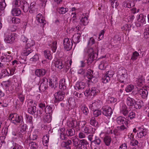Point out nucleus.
<instances>
[{
  "instance_id": "nucleus-1",
  "label": "nucleus",
  "mask_w": 149,
  "mask_h": 149,
  "mask_svg": "<svg viewBox=\"0 0 149 149\" xmlns=\"http://www.w3.org/2000/svg\"><path fill=\"white\" fill-rule=\"evenodd\" d=\"M117 76L118 80L121 83L125 84L127 83L128 75L125 69L123 68H119L118 70Z\"/></svg>"
},
{
  "instance_id": "nucleus-2",
  "label": "nucleus",
  "mask_w": 149,
  "mask_h": 149,
  "mask_svg": "<svg viewBox=\"0 0 149 149\" xmlns=\"http://www.w3.org/2000/svg\"><path fill=\"white\" fill-rule=\"evenodd\" d=\"M97 47L93 49L92 48H88L87 53L88 54V58L87 60V63L88 65L91 64L97 58V55L95 51L97 50Z\"/></svg>"
},
{
  "instance_id": "nucleus-3",
  "label": "nucleus",
  "mask_w": 149,
  "mask_h": 149,
  "mask_svg": "<svg viewBox=\"0 0 149 149\" xmlns=\"http://www.w3.org/2000/svg\"><path fill=\"white\" fill-rule=\"evenodd\" d=\"M13 59V57L10 55H7L6 53H2V56L0 57V60L2 63L4 64L5 67L8 66V63L10 62Z\"/></svg>"
},
{
  "instance_id": "nucleus-4",
  "label": "nucleus",
  "mask_w": 149,
  "mask_h": 149,
  "mask_svg": "<svg viewBox=\"0 0 149 149\" xmlns=\"http://www.w3.org/2000/svg\"><path fill=\"white\" fill-rule=\"evenodd\" d=\"M88 139L91 142L92 145L93 144H94L96 146H100L102 143L101 139L93 134L89 135L88 136Z\"/></svg>"
},
{
  "instance_id": "nucleus-5",
  "label": "nucleus",
  "mask_w": 149,
  "mask_h": 149,
  "mask_svg": "<svg viewBox=\"0 0 149 149\" xmlns=\"http://www.w3.org/2000/svg\"><path fill=\"white\" fill-rule=\"evenodd\" d=\"M9 118H10L12 123L15 125L21 122L22 123L23 122L22 117L16 113L10 114L9 116Z\"/></svg>"
},
{
  "instance_id": "nucleus-6",
  "label": "nucleus",
  "mask_w": 149,
  "mask_h": 149,
  "mask_svg": "<svg viewBox=\"0 0 149 149\" xmlns=\"http://www.w3.org/2000/svg\"><path fill=\"white\" fill-rule=\"evenodd\" d=\"M72 42L70 39L68 38H65L63 40L64 47L67 51L70 50L72 49Z\"/></svg>"
},
{
  "instance_id": "nucleus-7",
  "label": "nucleus",
  "mask_w": 149,
  "mask_h": 149,
  "mask_svg": "<svg viewBox=\"0 0 149 149\" xmlns=\"http://www.w3.org/2000/svg\"><path fill=\"white\" fill-rule=\"evenodd\" d=\"M54 102L57 103L63 100L65 96V93L63 91H59L56 93L54 94Z\"/></svg>"
},
{
  "instance_id": "nucleus-8",
  "label": "nucleus",
  "mask_w": 149,
  "mask_h": 149,
  "mask_svg": "<svg viewBox=\"0 0 149 149\" xmlns=\"http://www.w3.org/2000/svg\"><path fill=\"white\" fill-rule=\"evenodd\" d=\"M103 114L106 116H110L112 113V110L108 106H104L102 108Z\"/></svg>"
},
{
  "instance_id": "nucleus-9",
  "label": "nucleus",
  "mask_w": 149,
  "mask_h": 149,
  "mask_svg": "<svg viewBox=\"0 0 149 149\" xmlns=\"http://www.w3.org/2000/svg\"><path fill=\"white\" fill-rule=\"evenodd\" d=\"M49 86L52 88H56L58 86V79L56 77H52L49 79Z\"/></svg>"
},
{
  "instance_id": "nucleus-10",
  "label": "nucleus",
  "mask_w": 149,
  "mask_h": 149,
  "mask_svg": "<svg viewBox=\"0 0 149 149\" xmlns=\"http://www.w3.org/2000/svg\"><path fill=\"white\" fill-rule=\"evenodd\" d=\"M102 103L101 101L97 100V101L90 104L89 105L90 109L92 111L97 109L100 107V104Z\"/></svg>"
},
{
  "instance_id": "nucleus-11",
  "label": "nucleus",
  "mask_w": 149,
  "mask_h": 149,
  "mask_svg": "<svg viewBox=\"0 0 149 149\" xmlns=\"http://www.w3.org/2000/svg\"><path fill=\"white\" fill-rule=\"evenodd\" d=\"M48 41V45L53 52H55L57 49V43L56 41L53 42L52 38H49Z\"/></svg>"
},
{
  "instance_id": "nucleus-12",
  "label": "nucleus",
  "mask_w": 149,
  "mask_h": 149,
  "mask_svg": "<svg viewBox=\"0 0 149 149\" xmlns=\"http://www.w3.org/2000/svg\"><path fill=\"white\" fill-rule=\"evenodd\" d=\"M116 122L117 123L120 125L125 124L126 125L128 124V120L122 116H119L116 118Z\"/></svg>"
},
{
  "instance_id": "nucleus-13",
  "label": "nucleus",
  "mask_w": 149,
  "mask_h": 149,
  "mask_svg": "<svg viewBox=\"0 0 149 149\" xmlns=\"http://www.w3.org/2000/svg\"><path fill=\"white\" fill-rule=\"evenodd\" d=\"M80 143L77 148L79 149H87V145L89 144L87 141L85 139L80 140Z\"/></svg>"
},
{
  "instance_id": "nucleus-14",
  "label": "nucleus",
  "mask_w": 149,
  "mask_h": 149,
  "mask_svg": "<svg viewBox=\"0 0 149 149\" xmlns=\"http://www.w3.org/2000/svg\"><path fill=\"white\" fill-rule=\"evenodd\" d=\"M65 62L62 59H58L55 62L54 64L55 66L59 69H61L65 67Z\"/></svg>"
},
{
  "instance_id": "nucleus-15",
  "label": "nucleus",
  "mask_w": 149,
  "mask_h": 149,
  "mask_svg": "<svg viewBox=\"0 0 149 149\" xmlns=\"http://www.w3.org/2000/svg\"><path fill=\"white\" fill-rule=\"evenodd\" d=\"M33 50L31 49L26 48L22 52V54L24 56H29L30 57H31L34 55Z\"/></svg>"
},
{
  "instance_id": "nucleus-16",
  "label": "nucleus",
  "mask_w": 149,
  "mask_h": 149,
  "mask_svg": "<svg viewBox=\"0 0 149 149\" xmlns=\"http://www.w3.org/2000/svg\"><path fill=\"white\" fill-rule=\"evenodd\" d=\"M15 39V38L14 35L13 34L9 33L6 37L4 40L7 43L11 44L14 42Z\"/></svg>"
},
{
  "instance_id": "nucleus-17",
  "label": "nucleus",
  "mask_w": 149,
  "mask_h": 149,
  "mask_svg": "<svg viewBox=\"0 0 149 149\" xmlns=\"http://www.w3.org/2000/svg\"><path fill=\"white\" fill-rule=\"evenodd\" d=\"M120 113L124 116H126L128 115L129 111L127 106L124 104H123L120 108Z\"/></svg>"
},
{
  "instance_id": "nucleus-18",
  "label": "nucleus",
  "mask_w": 149,
  "mask_h": 149,
  "mask_svg": "<svg viewBox=\"0 0 149 149\" xmlns=\"http://www.w3.org/2000/svg\"><path fill=\"white\" fill-rule=\"evenodd\" d=\"M135 100L133 98L128 97L126 100V104L130 108H132L134 106Z\"/></svg>"
},
{
  "instance_id": "nucleus-19",
  "label": "nucleus",
  "mask_w": 149,
  "mask_h": 149,
  "mask_svg": "<svg viewBox=\"0 0 149 149\" xmlns=\"http://www.w3.org/2000/svg\"><path fill=\"white\" fill-rule=\"evenodd\" d=\"M21 4V8L25 12H27L29 8V5L28 3L26 1L22 0Z\"/></svg>"
},
{
  "instance_id": "nucleus-20",
  "label": "nucleus",
  "mask_w": 149,
  "mask_h": 149,
  "mask_svg": "<svg viewBox=\"0 0 149 149\" xmlns=\"http://www.w3.org/2000/svg\"><path fill=\"white\" fill-rule=\"evenodd\" d=\"M11 12L12 15L14 16H19L22 13L21 10L17 8H13Z\"/></svg>"
},
{
  "instance_id": "nucleus-21",
  "label": "nucleus",
  "mask_w": 149,
  "mask_h": 149,
  "mask_svg": "<svg viewBox=\"0 0 149 149\" xmlns=\"http://www.w3.org/2000/svg\"><path fill=\"white\" fill-rule=\"evenodd\" d=\"M85 83L83 82H77L76 83L74 87L76 89L82 90L85 87Z\"/></svg>"
},
{
  "instance_id": "nucleus-22",
  "label": "nucleus",
  "mask_w": 149,
  "mask_h": 149,
  "mask_svg": "<svg viewBox=\"0 0 149 149\" xmlns=\"http://www.w3.org/2000/svg\"><path fill=\"white\" fill-rule=\"evenodd\" d=\"M36 19L38 23L42 24L43 25L46 24V21L44 19L42 16L41 14L39 13L37 15Z\"/></svg>"
},
{
  "instance_id": "nucleus-23",
  "label": "nucleus",
  "mask_w": 149,
  "mask_h": 149,
  "mask_svg": "<svg viewBox=\"0 0 149 149\" xmlns=\"http://www.w3.org/2000/svg\"><path fill=\"white\" fill-rule=\"evenodd\" d=\"M123 6L126 8H130L134 5V3L132 1H125L122 4Z\"/></svg>"
},
{
  "instance_id": "nucleus-24",
  "label": "nucleus",
  "mask_w": 149,
  "mask_h": 149,
  "mask_svg": "<svg viewBox=\"0 0 149 149\" xmlns=\"http://www.w3.org/2000/svg\"><path fill=\"white\" fill-rule=\"evenodd\" d=\"M81 36V34L79 33H75L74 35L72 40L74 44L78 43L80 41V38Z\"/></svg>"
},
{
  "instance_id": "nucleus-25",
  "label": "nucleus",
  "mask_w": 149,
  "mask_h": 149,
  "mask_svg": "<svg viewBox=\"0 0 149 149\" xmlns=\"http://www.w3.org/2000/svg\"><path fill=\"white\" fill-rule=\"evenodd\" d=\"M139 93L142 98L146 99L147 97L148 92L147 90L145 89H141L139 90Z\"/></svg>"
},
{
  "instance_id": "nucleus-26",
  "label": "nucleus",
  "mask_w": 149,
  "mask_h": 149,
  "mask_svg": "<svg viewBox=\"0 0 149 149\" xmlns=\"http://www.w3.org/2000/svg\"><path fill=\"white\" fill-rule=\"evenodd\" d=\"M52 108L51 106H49L48 108H47V111H48L47 112V114L48 113L49 115H47V118H48V120H47V123H49L51 121L52 119Z\"/></svg>"
},
{
  "instance_id": "nucleus-27",
  "label": "nucleus",
  "mask_w": 149,
  "mask_h": 149,
  "mask_svg": "<svg viewBox=\"0 0 149 149\" xmlns=\"http://www.w3.org/2000/svg\"><path fill=\"white\" fill-rule=\"evenodd\" d=\"M65 79H61L59 83V88L62 91H64L66 88V86H65Z\"/></svg>"
},
{
  "instance_id": "nucleus-28",
  "label": "nucleus",
  "mask_w": 149,
  "mask_h": 149,
  "mask_svg": "<svg viewBox=\"0 0 149 149\" xmlns=\"http://www.w3.org/2000/svg\"><path fill=\"white\" fill-rule=\"evenodd\" d=\"M89 90L90 96H94L100 92L99 89L95 87H93L91 88H89Z\"/></svg>"
},
{
  "instance_id": "nucleus-29",
  "label": "nucleus",
  "mask_w": 149,
  "mask_h": 149,
  "mask_svg": "<svg viewBox=\"0 0 149 149\" xmlns=\"http://www.w3.org/2000/svg\"><path fill=\"white\" fill-rule=\"evenodd\" d=\"M46 71L44 69H39L36 70V75L38 77L43 76L45 74Z\"/></svg>"
},
{
  "instance_id": "nucleus-30",
  "label": "nucleus",
  "mask_w": 149,
  "mask_h": 149,
  "mask_svg": "<svg viewBox=\"0 0 149 149\" xmlns=\"http://www.w3.org/2000/svg\"><path fill=\"white\" fill-rule=\"evenodd\" d=\"M72 142L71 140H68L66 141H63L62 142L61 145L62 146L67 149H71L70 146Z\"/></svg>"
},
{
  "instance_id": "nucleus-31",
  "label": "nucleus",
  "mask_w": 149,
  "mask_h": 149,
  "mask_svg": "<svg viewBox=\"0 0 149 149\" xmlns=\"http://www.w3.org/2000/svg\"><path fill=\"white\" fill-rule=\"evenodd\" d=\"M72 140L73 142L74 146L77 148L79 145L80 143V140H79L78 138L75 137H73L72 139Z\"/></svg>"
},
{
  "instance_id": "nucleus-32",
  "label": "nucleus",
  "mask_w": 149,
  "mask_h": 149,
  "mask_svg": "<svg viewBox=\"0 0 149 149\" xmlns=\"http://www.w3.org/2000/svg\"><path fill=\"white\" fill-rule=\"evenodd\" d=\"M72 15H73V16L71 19L72 21V24L74 26L75 25H78L79 24V20L76 18L75 15L76 14L75 13H72Z\"/></svg>"
},
{
  "instance_id": "nucleus-33",
  "label": "nucleus",
  "mask_w": 149,
  "mask_h": 149,
  "mask_svg": "<svg viewBox=\"0 0 149 149\" xmlns=\"http://www.w3.org/2000/svg\"><path fill=\"white\" fill-rule=\"evenodd\" d=\"M147 132L146 130L143 129V130L138 131V132L137 133V136L139 138H141L145 136L147 134Z\"/></svg>"
},
{
  "instance_id": "nucleus-34",
  "label": "nucleus",
  "mask_w": 149,
  "mask_h": 149,
  "mask_svg": "<svg viewBox=\"0 0 149 149\" xmlns=\"http://www.w3.org/2000/svg\"><path fill=\"white\" fill-rule=\"evenodd\" d=\"M66 133L68 136H73L75 134L74 130L72 128H69L67 129Z\"/></svg>"
},
{
  "instance_id": "nucleus-35",
  "label": "nucleus",
  "mask_w": 149,
  "mask_h": 149,
  "mask_svg": "<svg viewBox=\"0 0 149 149\" xmlns=\"http://www.w3.org/2000/svg\"><path fill=\"white\" fill-rule=\"evenodd\" d=\"M145 16H144L142 14H140L139 15L137 18V21L139 22L142 23H145Z\"/></svg>"
},
{
  "instance_id": "nucleus-36",
  "label": "nucleus",
  "mask_w": 149,
  "mask_h": 149,
  "mask_svg": "<svg viewBox=\"0 0 149 149\" xmlns=\"http://www.w3.org/2000/svg\"><path fill=\"white\" fill-rule=\"evenodd\" d=\"M65 130V129L63 128L61 129L59 133L60 135V138L62 140H66L67 139V135L63 133V132Z\"/></svg>"
},
{
  "instance_id": "nucleus-37",
  "label": "nucleus",
  "mask_w": 149,
  "mask_h": 149,
  "mask_svg": "<svg viewBox=\"0 0 149 149\" xmlns=\"http://www.w3.org/2000/svg\"><path fill=\"white\" fill-rule=\"evenodd\" d=\"M27 44L26 45V48L31 49L30 48L33 47L35 44L34 41L32 40H30L26 42Z\"/></svg>"
},
{
  "instance_id": "nucleus-38",
  "label": "nucleus",
  "mask_w": 149,
  "mask_h": 149,
  "mask_svg": "<svg viewBox=\"0 0 149 149\" xmlns=\"http://www.w3.org/2000/svg\"><path fill=\"white\" fill-rule=\"evenodd\" d=\"M104 140L106 145L107 146H109L111 141V137L108 136H106L104 137Z\"/></svg>"
},
{
  "instance_id": "nucleus-39",
  "label": "nucleus",
  "mask_w": 149,
  "mask_h": 149,
  "mask_svg": "<svg viewBox=\"0 0 149 149\" xmlns=\"http://www.w3.org/2000/svg\"><path fill=\"white\" fill-rule=\"evenodd\" d=\"M22 0H14L13 2V6L16 8H18L19 7H21Z\"/></svg>"
},
{
  "instance_id": "nucleus-40",
  "label": "nucleus",
  "mask_w": 149,
  "mask_h": 149,
  "mask_svg": "<svg viewBox=\"0 0 149 149\" xmlns=\"http://www.w3.org/2000/svg\"><path fill=\"white\" fill-rule=\"evenodd\" d=\"M93 71L91 69H89L87 70L86 76L88 79H91L93 77Z\"/></svg>"
},
{
  "instance_id": "nucleus-41",
  "label": "nucleus",
  "mask_w": 149,
  "mask_h": 149,
  "mask_svg": "<svg viewBox=\"0 0 149 149\" xmlns=\"http://www.w3.org/2000/svg\"><path fill=\"white\" fill-rule=\"evenodd\" d=\"M80 22L81 24L85 26L87 25L88 23L89 20L87 17L85 16L84 17H82L81 18L80 20Z\"/></svg>"
},
{
  "instance_id": "nucleus-42",
  "label": "nucleus",
  "mask_w": 149,
  "mask_h": 149,
  "mask_svg": "<svg viewBox=\"0 0 149 149\" xmlns=\"http://www.w3.org/2000/svg\"><path fill=\"white\" fill-rule=\"evenodd\" d=\"M29 113L32 115H35L36 111V108L35 106L31 107L28 109Z\"/></svg>"
},
{
  "instance_id": "nucleus-43",
  "label": "nucleus",
  "mask_w": 149,
  "mask_h": 149,
  "mask_svg": "<svg viewBox=\"0 0 149 149\" xmlns=\"http://www.w3.org/2000/svg\"><path fill=\"white\" fill-rule=\"evenodd\" d=\"M111 6L113 8H116L118 5V3L117 0H110Z\"/></svg>"
},
{
  "instance_id": "nucleus-44",
  "label": "nucleus",
  "mask_w": 149,
  "mask_h": 149,
  "mask_svg": "<svg viewBox=\"0 0 149 149\" xmlns=\"http://www.w3.org/2000/svg\"><path fill=\"white\" fill-rule=\"evenodd\" d=\"M29 145L31 149H37L38 148V144L34 142H31Z\"/></svg>"
},
{
  "instance_id": "nucleus-45",
  "label": "nucleus",
  "mask_w": 149,
  "mask_h": 149,
  "mask_svg": "<svg viewBox=\"0 0 149 149\" xmlns=\"http://www.w3.org/2000/svg\"><path fill=\"white\" fill-rule=\"evenodd\" d=\"M139 56V54L137 52L135 51L133 53L131 59L133 61L136 60Z\"/></svg>"
},
{
  "instance_id": "nucleus-46",
  "label": "nucleus",
  "mask_w": 149,
  "mask_h": 149,
  "mask_svg": "<svg viewBox=\"0 0 149 149\" xmlns=\"http://www.w3.org/2000/svg\"><path fill=\"white\" fill-rule=\"evenodd\" d=\"M143 81L144 79L141 77L139 78L136 81L137 85L139 86H141L142 85Z\"/></svg>"
},
{
  "instance_id": "nucleus-47",
  "label": "nucleus",
  "mask_w": 149,
  "mask_h": 149,
  "mask_svg": "<svg viewBox=\"0 0 149 149\" xmlns=\"http://www.w3.org/2000/svg\"><path fill=\"white\" fill-rule=\"evenodd\" d=\"M110 80V78L108 77L105 74L102 78V81L104 83H106L108 82Z\"/></svg>"
},
{
  "instance_id": "nucleus-48",
  "label": "nucleus",
  "mask_w": 149,
  "mask_h": 149,
  "mask_svg": "<svg viewBox=\"0 0 149 149\" xmlns=\"http://www.w3.org/2000/svg\"><path fill=\"white\" fill-rule=\"evenodd\" d=\"M68 9L64 7H61L58 9V11L60 14H64L68 11Z\"/></svg>"
},
{
  "instance_id": "nucleus-49",
  "label": "nucleus",
  "mask_w": 149,
  "mask_h": 149,
  "mask_svg": "<svg viewBox=\"0 0 149 149\" xmlns=\"http://www.w3.org/2000/svg\"><path fill=\"white\" fill-rule=\"evenodd\" d=\"M86 124L85 122H79L77 126V130H79L81 128H84V126Z\"/></svg>"
},
{
  "instance_id": "nucleus-50",
  "label": "nucleus",
  "mask_w": 149,
  "mask_h": 149,
  "mask_svg": "<svg viewBox=\"0 0 149 149\" xmlns=\"http://www.w3.org/2000/svg\"><path fill=\"white\" fill-rule=\"evenodd\" d=\"M81 110L83 113L85 115H87L89 113V110L87 107L85 106L82 107Z\"/></svg>"
},
{
  "instance_id": "nucleus-51",
  "label": "nucleus",
  "mask_w": 149,
  "mask_h": 149,
  "mask_svg": "<svg viewBox=\"0 0 149 149\" xmlns=\"http://www.w3.org/2000/svg\"><path fill=\"white\" fill-rule=\"evenodd\" d=\"M145 30L146 31L145 32L144 36L145 38H148L149 37V25H147L146 26Z\"/></svg>"
},
{
  "instance_id": "nucleus-52",
  "label": "nucleus",
  "mask_w": 149,
  "mask_h": 149,
  "mask_svg": "<svg viewBox=\"0 0 149 149\" xmlns=\"http://www.w3.org/2000/svg\"><path fill=\"white\" fill-rule=\"evenodd\" d=\"M26 121L29 123V124L32 125L33 123L32 117L27 114L26 115Z\"/></svg>"
},
{
  "instance_id": "nucleus-53",
  "label": "nucleus",
  "mask_w": 149,
  "mask_h": 149,
  "mask_svg": "<svg viewBox=\"0 0 149 149\" xmlns=\"http://www.w3.org/2000/svg\"><path fill=\"white\" fill-rule=\"evenodd\" d=\"M107 66V64L103 62H101L99 66V68L101 70H105Z\"/></svg>"
},
{
  "instance_id": "nucleus-54",
  "label": "nucleus",
  "mask_w": 149,
  "mask_h": 149,
  "mask_svg": "<svg viewBox=\"0 0 149 149\" xmlns=\"http://www.w3.org/2000/svg\"><path fill=\"white\" fill-rule=\"evenodd\" d=\"M131 26L130 24H125L122 27V29L129 31L130 30V28Z\"/></svg>"
},
{
  "instance_id": "nucleus-55",
  "label": "nucleus",
  "mask_w": 149,
  "mask_h": 149,
  "mask_svg": "<svg viewBox=\"0 0 149 149\" xmlns=\"http://www.w3.org/2000/svg\"><path fill=\"white\" fill-rule=\"evenodd\" d=\"M9 74L7 70L3 69L2 70L1 75L3 77H5L6 76H8Z\"/></svg>"
},
{
  "instance_id": "nucleus-56",
  "label": "nucleus",
  "mask_w": 149,
  "mask_h": 149,
  "mask_svg": "<svg viewBox=\"0 0 149 149\" xmlns=\"http://www.w3.org/2000/svg\"><path fill=\"white\" fill-rule=\"evenodd\" d=\"M134 88V86L132 85H129L126 87L125 90L127 92H131Z\"/></svg>"
},
{
  "instance_id": "nucleus-57",
  "label": "nucleus",
  "mask_w": 149,
  "mask_h": 149,
  "mask_svg": "<svg viewBox=\"0 0 149 149\" xmlns=\"http://www.w3.org/2000/svg\"><path fill=\"white\" fill-rule=\"evenodd\" d=\"M10 80H8L7 81H3V84L6 88V89H8L10 84Z\"/></svg>"
},
{
  "instance_id": "nucleus-58",
  "label": "nucleus",
  "mask_w": 149,
  "mask_h": 149,
  "mask_svg": "<svg viewBox=\"0 0 149 149\" xmlns=\"http://www.w3.org/2000/svg\"><path fill=\"white\" fill-rule=\"evenodd\" d=\"M90 123L91 125L94 127L97 126L98 124L97 122L96 121L94 118L90 120Z\"/></svg>"
},
{
  "instance_id": "nucleus-59",
  "label": "nucleus",
  "mask_w": 149,
  "mask_h": 149,
  "mask_svg": "<svg viewBox=\"0 0 149 149\" xmlns=\"http://www.w3.org/2000/svg\"><path fill=\"white\" fill-rule=\"evenodd\" d=\"M47 56V51L46 50H45L44 52V56L45 58L43 59L42 61V63L43 64V65L45 66L46 63H47V58H46V56Z\"/></svg>"
},
{
  "instance_id": "nucleus-60",
  "label": "nucleus",
  "mask_w": 149,
  "mask_h": 149,
  "mask_svg": "<svg viewBox=\"0 0 149 149\" xmlns=\"http://www.w3.org/2000/svg\"><path fill=\"white\" fill-rule=\"evenodd\" d=\"M92 128L91 127H85L84 128V131L86 133H91Z\"/></svg>"
},
{
  "instance_id": "nucleus-61",
  "label": "nucleus",
  "mask_w": 149,
  "mask_h": 149,
  "mask_svg": "<svg viewBox=\"0 0 149 149\" xmlns=\"http://www.w3.org/2000/svg\"><path fill=\"white\" fill-rule=\"evenodd\" d=\"M93 111V114L94 117H97L101 114V111L96 109Z\"/></svg>"
},
{
  "instance_id": "nucleus-62",
  "label": "nucleus",
  "mask_w": 149,
  "mask_h": 149,
  "mask_svg": "<svg viewBox=\"0 0 149 149\" xmlns=\"http://www.w3.org/2000/svg\"><path fill=\"white\" fill-rule=\"evenodd\" d=\"M20 131L22 132H23L26 131L27 129V125L25 124L21 125L20 126Z\"/></svg>"
},
{
  "instance_id": "nucleus-63",
  "label": "nucleus",
  "mask_w": 149,
  "mask_h": 149,
  "mask_svg": "<svg viewBox=\"0 0 149 149\" xmlns=\"http://www.w3.org/2000/svg\"><path fill=\"white\" fill-rule=\"evenodd\" d=\"M6 6L5 0H2L0 2V8L5 9Z\"/></svg>"
},
{
  "instance_id": "nucleus-64",
  "label": "nucleus",
  "mask_w": 149,
  "mask_h": 149,
  "mask_svg": "<svg viewBox=\"0 0 149 149\" xmlns=\"http://www.w3.org/2000/svg\"><path fill=\"white\" fill-rule=\"evenodd\" d=\"M12 21L13 23L17 24L20 22V19L17 18L13 17L12 19Z\"/></svg>"
}]
</instances>
